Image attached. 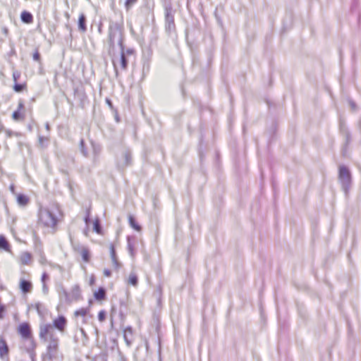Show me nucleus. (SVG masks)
<instances>
[{"label": "nucleus", "mask_w": 361, "mask_h": 361, "mask_svg": "<svg viewBox=\"0 0 361 361\" xmlns=\"http://www.w3.org/2000/svg\"><path fill=\"white\" fill-rule=\"evenodd\" d=\"M20 338L19 348L23 353L35 355L37 346L31 324L28 322H20L16 327Z\"/></svg>", "instance_id": "1"}, {"label": "nucleus", "mask_w": 361, "mask_h": 361, "mask_svg": "<svg viewBox=\"0 0 361 361\" xmlns=\"http://www.w3.org/2000/svg\"><path fill=\"white\" fill-rule=\"evenodd\" d=\"M124 24L123 16H121L119 19L109 20L107 42L109 45V51L115 49L116 42L120 47L124 46Z\"/></svg>", "instance_id": "2"}, {"label": "nucleus", "mask_w": 361, "mask_h": 361, "mask_svg": "<svg viewBox=\"0 0 361 361\" xmlns=\"http://www.w3.org/2000/svg\"><path fill=\"white\" fill-rule=\"evenodd\" d=\"M56 213H59L57 206L41 209L39 214V221L47 227L54 228L58 223Z\"/></svg>", "instance_id": "3"}, {"label": "nucleus", "mask_w": 361, "mask_h": 361, "mask_svg": "<svg viewBox=\"0 0 361 361\" xmlns=\"http://www.w3.org/2000/svg\"><path fill=\"white\" fill-rule=\"evenodd\" d=\"M176 11L171 8L170 0H164L165 30L170 35L176 31L174 14Z\"/></svg>", "instance_id": "4"}, {"label": "nucleus", "mask_w": 361, "mask_h": 361, "mask_svg": "<svg viewBox=\"0 0 361 361\" xmlns=\"http://www.w3.org/2000/svg\"><path fill=\"white\" fill-rule=\"evenodd\" d=\"M133 158L132 153L129 148L123 147L121 150V155L116 158V166L118 170L123 171L127 167L132 165Z\"/></svg>", "instance_id": "5"}, {"label": "nucleus", "mask_w": 361, "mask_h": 361, "mask_svg": "<svg viewBox=\"0 0 361 361\" xmlns=\"http://www.w3.org/2000/svg\"><path fill=\"white\" fill-rule=\"evenodd\" d=\"M338 180L342 189L347 195L351 185V174L349 169L345 166L339 167Z\"/></svg>", "instance_id": "6"}, {"label": "nucleus", "mask_w": 361, "mask_h": 361, "mask_svg": "<svg viewBox=\"0 0 361 361\" xmlns=\"http://www.w3.org/2000/svg\"><path fill=\"white\" fill-rule=\"evenodd\" d=\"M38 335L43 343L57 337L54 326L50 323L41 324L39 326Z\"/></svg>", "instance_id": "7"}, {"label": "nucleus", "mask_w": 361, "mask_h": 361, "mask_svg": "<svg viewBox=\"0 0 361 361\" xmlns=\"http://www.w3.org/2000/svg\"><path fill=\"white\" fill-rule=\"evenodd\" d=\"M46 344L45 357L49 360H53L57 357L59 350L60 341L58 337L44 342Z\"/></svg>", "instance_id": "8"}, {"label": "nucleus", "mask_w": 361, "mask_h": 361, "mask_svg": "<svg viewBox=\"0 0 361 361\" xmlns=\"http://www.w3.org/2000/svg\"><path fill=\"white\" fill-rule=\"evenodd\" d=\"M10 349L6 339L0 335V359L8 361Z\"/></svg>", "instance_id": "9"}, {"label": "nucleus", "mask_w": 361, "mask_h": 361, "mask_svg": "<svg viewBox=\"0 0 361 361\" xmlns=\"http://www.w3.org/2000/svg\"><path fill=\"white\" fill-rule=\"evenodd\" d=\"M54 329H56L61 333H63L67 326V319L63 315H59L53 319L51 324Z\"/></svg>", "instance_id": "10"}, {"label": "nucleus", "mask_w": 361, "mask_h": 361, "mask_svg": "<svg viewBox=\"0 0 361 361\" xmlns=\"http://www.w3.org/2000/svg\"><path fill=\"white\" fill-rule=\"evenodd\" d=\"M19 288L23 294L26 295L32 291L33 286L30 281L21 279L19 281Z\"/></svg>", "instance_id": "11"}, {"label": "nucleus", "mask_w": 361, "mask_h": 361, "mask_svg": "<svg viewBox=\"0 0 361 361\" xmlns=\"http://www.w3.org/2000/svg\"><path fill=\"white\" fill-rule=\"evenodd\" d=\"M78 30L82 32L85 33L87 30V17L85 15V13H81L79 16L78 20Z\"/></svg>", "instance_id": "12"}, {"label": "nucleus", "mask_w": 361, "mask_h": 361, "mask_svg": "<svg viewBox=\"0 0 361 361\" xmlns=\"http://www.w3.org/2000/svg\"><path fill=\"white\" fill-rule=\"evenodd\" d=\"M110 257H111L113 269L116 271H118L121 268L122 264L119 261V259L116 255L115 250H111Z\"/></svg>", "instance_id": "13"}, {"label": "nucleus", "mask_w": 361, "mask_h": 361, "mask_svg": "<svg viewBox=\"0 0 361 361\" xmlns=\"http://www.w3.org/2000/svg\"><path fill=\"white\" fill-rule=\"evenodd\" d=\"M90 142L93 153V163L96 164L99 160V157L102 152V147L100 145L94 142L93 140H91Z\"/></svg>", "instance_id": "14"}, {"label": "nucleus", "mask_w": 361, "mask_h": 361, "mask_svg": "<svg viewBox=\"0 0 361 361\" xmlns=\"http://www.w3.org/2000/svg\"><path fill=\"white\" fill-rule=\"evenodd\" d=\"M93 296L97 301L104 300L106 298V289L103 287H99L93 293Z\"/></svg>", "instance_id": "15"}, {"label": "nucleus", "mask_w": 361, "mask_h": 361, "mask_svg": "<svg viewBox=\"0 0 361 361\" xmlns=\"http://www.w3.org/2000/svg\"><path fill=\"white\" fill-rule=\"evenodd\" d=\"M123 337L128 346H130L133 342V331L130 326L126 327L123 331Z\"/></svg>", "instance_id": "16"}, {"label": "nucleus", "mask_w": 361, "mask_h": 361, "mask_svg": "<svg viewBox=\"0 0 361 361\" xmlns=\"http://www.w3.org/2000/svg\"><path fill=\"white\" fill-rule=\"evenodd\" d=\"M120 63L123 70L126 71L128 66V59L127 56L124 55V46L120 47Z\"/></svg>", "instance_id": "17"}, {"label": "nucleus", "mask_w": 361, "mask_h": 361, "mask_svg": "<svg viewBox=\"0 0 361 361\" xmlns=\"http://www.w3.org/2000/svg\"><path fill=\"white\" fill-rule=\"evenodd\" d=\"M128 220L130 226L135 231L140 232L142 230V226L137 223L135 217L133 215L128 214Z\"/></svg>", "instance_id": "18"}, {"label": "nucleus", "mask_w": 361, "mask_h": 361, "mask_svg": "<svg viewBox=\"0 0 361 361\" xmlns=\"http://www.w3.org/2000/svg\"><path fill=\"white\" fill-rule=\"evenodd\" d=\"M20 20L24 23L30 24L33 22V16L30 12L23 11L20 14Z\"/></svg>", "instance_id": "19"}, {"label": "nucleus", "mask_w": 361, "mask_h": 361, "mask_svg": "<svg viewBox=\"0 0 361 361\" xmlns=\"http://www.w3.org/2000/svg\"><path fill=\"white\" fill-rule=\"evenodd\" d=\"M20 262L23 265H29L32 262V255L27 252H24L20 257Z\"/></svg>", "instance_id": "20"}, {"label": "nucleus", "mask_w": 361, "mask_h": 361, "mask_svg": "<svg viewBox=\"0 0 361 361\" xmlns=\"http://www.w3.org/2000/svg\"><path fill=\"white\" fill-rule=\"evenodd\" d=\"M17 202L19 206L25 207L29 203V197L24 194H18L16 197Z\"/></svg>", "instance_id": "21"}, {"label": "nucleus", "mask_w": 361, "mask_h": 361, "mask_svg": "<svg viewBox=\"0 0 361 361\" xmlns=\"http://www.w3.org/2000/svg\"><path fill=\"white\" fill-rule=\"evenodd\" d=\"M127 283L128 285L133 286L134 287H136L138 283V278L136 274L131 273L130 274L128 279H127Z\"/></svg>", "instance_id": "22"}, {"label": "nucleus", "mask_w": 361, "mask_h": 361, "mask_svg": "<svg viewBox=\"0 0 361 361\" xmlns=\"http://www.w3.org/2000/svg\"><path fill=\"white\" fill-rule=\"evenodd\" d=\"M79 149L80 153L85 157H88L89 153L85 146V142L83 138H81L79 143Z\"/></svg>", "instance_id": "23"}, {"label": "nucleus", "mask_w": 361, "mask_h": 361, "mask_svg": "<svg viewBox=\"0 0 361 361\" xmlns=\"http://www.w3.org/2000/svg\"><path fill=\"white\" fill-rule=\"evenodd\" d=\"M80 256L84 262L87 263L90 261L91 256L88 250H82L80 252Z\"/></svg>", "instance_id": "24"}, {"label": "nucleus", "mask_w": 361, "mask_h": 361, "mask_svg": "<svg viewBox=\"0 0 361 361\" xmlns=\"http://www.w3.org/2000/svg\"><path fill=\"white\" fill-rule=\"evenodd\" d=\"M87 313H88V309L82 307V308H80V309L75 310L73 314L75 317H85L87 314Z\"/></svg>", "instance_id": "25"}, {"label": "nucleus", "mask_w": 361, "mask_h": 361, "mask_svg": "<svg viewBox=\"0 0 361 361\" xmlns=\"http://www.w3.org/2000/svg\"><path fill=\"white\" fill-rule=\"evenodd\" d=\"M9 243L3 235H0V248H9Z\"/></svg>", "instance_id": "26"}, {"label": "nucleus", "mask_w": 361, "mask_h": 361, "mask_svg": "<svg viewBox=\"0 0 361 361\" xmlns=\"http://www.w3.org/2000/svg\"><path fill=\"white\" fill-rule=\"evenodd\" d=\"M23 117V114L19 110H16L12 114L13 119L16 121H21Z\"/></svg>", "instance_id": "27"}, {"label": "nucleus", "mask_w": 361, "mask_h": 361, "mask_svg": "<svg viewBox=\"0 0 361 361\" xmlns=\"http://www.w3.org/2000/svg\"><path fill=\"white\" fill-rule=\"evenodd\" d=\"M13 90L16 92H21L25 88V85L16 82L13 85Z\"/></svg>", "instance_id": "28"}, {"label": "nucleus", "mask_w": 361, "mask_h": 361, "mask_svg": "<svg viewBox=\"0 0 361 361\" xmlns=\"http://www.w3.org/2000/svg\"><path fill=\"white\" fill-rule=\"evenodd\" d=\"M93 230L97 233H101L102 231V226L99 223V221L98 220H95L93 223Z\"/></svg>", "instance_id": "29"}, {"label": "nucleus", "mask_w": 361, "mask_h": 361, "mask_svg": "<svg viewBox=\"0 0 361 361\" xmlns=\"http://www.w3.org/2000/svg\"><path fill=\"white\" fill-rule=\"evenodd\" d=\"M137 0H126L125 1V7L126 10H129L132 8V6L137 3Z\"/></svg>", "instance_id": "30"}, {"label": "nucleus", "mask_w": 361, "mask_h": 361, "mask_svg": "<svg viewBox=\"0 0 361 361\" xmlns=\"http://www.w3.org/2000/svg\"><path fill=\"white\" fill-rule=\"evenodd\" d=\"M106 317V314L104 310H100L98 313V319L100 322H103Z\"/></svg>", "instance_id": "31"}, {"label": "nucleus", "mask_w": 361, "mask_h": 361, "mask_svg": "<svg viewBox=\"0 0 361 361\" xmlns=\"http://www.w3.org/2000/svg\"><path fill=\"white\" fill-rule=\"evenodd\" d=\"M32 58H33V60L35 61H37V62L40 61L41 55L37 49L33 53Z\"/></svg>", "instance_id": "32"}, {"label": "nucleus", "mask_w": 361, "mask_h": 361, "mask_svg": "<svg viewBox=\"0 0 361 361\" xmlns=\"http://www.w3.org/2000/svg\"><path fill=\"white\" fill-rule=\"evenodd\" d=\"M103 274L105 277H111L112 272L109 269L106 268L103 270Z\"/></svg>", "instance_id": "33"}, {"label": "nucleus", "mask_w": 361, "mask_h": 361, "mask_svg": "<svg viewBox=\"0 0 361 361\" xmlns=\"http://www.w3.org/2000/svg\"><path fill=\"white\" fill-rule=\"evenodd\" d=\"M135 52L134 49H131V48H128L127 49H124V55L125 56H130V55H132Z\"/></svg>", "instance_id": "34"}, {"label": "nucleus", "mask_w": 361, "mask_h": 361, "mask_svg": "<svg viewBox=\"0 0 361 361\" xmlns=\"http://www.w3.org/2000/svg\"><path fill=\"white\" fill-rule=\"evenodd\" d=\"M105 102H106V104L108 105V106H109V107L112 111H114V106H113L112 101H111L109 98L106 97V98L105 99Z\"/></svg>", "instance_id": "35"}, {"label": "nucleus", "mask_w": 361, "mask_h": 361, "mask_svg": "<svg viewBox=\"0 0 361 361\" xmlns=\"http://www.w3.org/2000/svg\"><path fill=\"white\" fill-rule=\"evenodd\" d=\"M95 282H96V278H95L94 275L92 274L90 276L89 284L90 286H92L95 284Z\"/></svg>", "instance_id": "36"}, {"label": "nucleus", "mask_w": 361, "mask_h": 361, "mask_svg": "<svg viewBox=\"0 0 361 361\" xmlns=\"http://www.w3.org/2000/svg\"><path fill=\"white\" fill-rule=\"evenodd\" d=\"M24 109V103L22 100H20L18 102V109L17 110H19L20 111Z\"/></svg>", "instance_id": "37"}, {"label": "nucleus", "mask_w": 361, "mask_h": 361, "mask_svg": "<svg viewBox=\"0 0 361 361\" xmlns=\"http://www.w3.org/2000/svg\"><path fill=\"white\" fill-rule=\"evenodd\" d=\"M19 77H20V74L18 73L14 72L13 73V80L15 82L18 81Z\"/></svg>", "instance_id": "38"}, {"label": "nucleus", "mask_w": 361, "mask_h": 361, "mask_svg": "<svg viewBox=\"0 0 361 361\" xmlns=\"http://www.w3.org/2000/svg\"><path fill=\"white\" fill-rule=\"evenodd\" d=\"M47 140V138L44 136H39V143L40 145H43L44 141Z\"/></svg>", "instance_id": "39"}, {"label": "nucleus", "mask_w": 361, "mask_h": 361, "mask_svg": "<svg viewBox=\"0 0 361 361\" xmlns=\"http://www.w3.org/2000/svg\"><path fill=\"white\" fill-rule=\"evenodd\" d=\"M65 27H66V28L68 30H69V32H70V35L71 36V35H72V34H71V32H72V27H71V26L69 24H66Z\"/></svg>", "instance_id": "40"}, {"label": "nucleus", "mask_w": 361, "mask_h": 361, "mask_svg": "<svg viewBox=\"0 0 361 361\" xmlns=\"http://www.w3.org/2000/svg\"><path fill=\"white\" fill-rule=\"evenodd\" d=\"M90 220V211H87V214L85 217V221L87 223V221Z\"/></svg>", "instance_id": "41"}, {"label": "nucleus", "mask_w": 361, "mask_h": 361, "mask_svg": "<svg viewBox=\"0 0 361 361\" xmlns=\"http://www.w3.org/2000/svg\"><path fill=\"white\" fill-rule=\"evenodd\" d=\"M98 32L100 34L102 33V24H100L98 27Z\"/></svg>", "instance_id": "42"}, {"label": "nucleus", "mask_w": 361, "mask_h": 361, "mask_svg": "<svg viewBox=\"0 0 361 361\" xmlns=\"http://www.w3.org/2000/svg\"><path fill=\"white\" fill-rule=\"evenodd\" d=\"M350 106H351L352 109H355V103H354V102H350Z\"/></svg>", "instance_id": "43"}, {"label": "nucleus", "mask_w": 361, "mask_h": 361, "mask_svg": "<svg viewBox=\"0 0 361 361\" xmlns=\"http://www.w3.org/2000/svg\"><path fill=\"white\" fill-rule=\"evenodd\" d=\"M114 69H115L116 75V76H118V70H117V68H116V65H115V63H114Z\"/></svg>", "instance_id": "44"}, {"label": "nucleus", "mask_w": 361, "mask_h": 361, "mask_svg": "<svg viewBox=\"0 0 361 361\" xmlns=\"http://www.w3.org/2000/svg\"><path fill=\"white\" fill-rule=\"evenodd\" d=\"M109 248L114 249V248H115V245H113L112 243H110V245H109Z\"/></svg>", "instance_id": "45"}, {"label": "nucleus", "mask_w": 361, "mask_h": 361, "mask_svg": "<svg viewBox=\"0 0 361 361\" xmlns=\"http://www.w3.org/2000/svg\"><path fill=\"white\" fill-rule=\"evenodd\" d=\"M7 134H8V136L11 137V131L7 130Z\"/></svg>", "instance_id": "46"}, {"label": "nucleus", "mask_w": 361, "mask_h": 361, "mask_svg": "<svg viewBox=\"0 0 361 361\" xmlns=\"http://www.w3.org/2000/svg\"><path fill=\"white\" fill-rule=\"evenodd\" d=\"M46 128H47V130H49V123H47V124H46Z\"/></svg>", "instance_id": "47"}, {"label": "nucleus", "mask_w": 361, "mask_h": 361, "mask_svg": "<svg viewBox=\"0 0 361 361\" xmlns=\"http://www.w3.org/2000/svg\"><path fill=\"white\" fill-rule=\"evenodd\" d=\"M10 188H11V190L12 191H13V190H14V186H13V185H11Z\"/></svg>", "instance_id": "48"}, {"label": "nucleus", "mask_w": 361, "mask_h": 361, "mask_svg": "<svg viewBox=\"0 0 361 361\" xmlns=\"http://www.w3.org/2000/svg\"><path fill=\"white\" fill-rule=\"evenodd\" d=\"M66 17L67 18H69V14H68V13H66Z\"/></svg>", "instance_id": "49"}, {"label": "nucleus", "mask_w": 361, "mask_h": 361, "mask_svg": "<svg viewBox=\"0 0 361 361\" xmlns=\"http://www.w3.org/2000/svg\"><path fill=\"white\" fill-rule=\"evenodd\" d=\"M39 305H40V304H36V305H35V306H36V308H37V309H38V308H39Z\"/></svg>", "instance_id": "50"}, {"label": "nucleus", "mask_w": 361, "mask_h": 361, "mask_svg": "<svg viewBox=\"0 0 361 361\" xmlns=\"http://www.w3.org/2000/svg\"><path fill=\"white\" fill-rule=\"evenodd\" d=\"M128 248H129V249L133 248V247L130 246V245L129 243H128Z\"/></svg>", "instance_id": "51"}]
</instances>
